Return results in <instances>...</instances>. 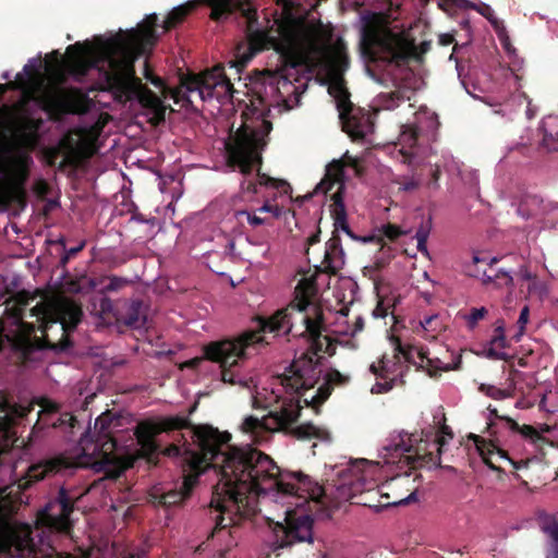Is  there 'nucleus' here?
<instances>
[{"mask_svg":"<svg viewBox=\"0 0 558 558\" xmlns=\"http://www.w3.org/2000/svg\"><path fill=\"white\" fill-rule=\"evenodd\" d=\"M445 445L442 437H436L433 441L417 439L414 435H398L384 447L392 462L398 459L407 465L416 469L425 465L440 464L441 447Z\"/></svg>","mask_w":558,"mask_h":558,"instance_id":"f8f14e48","label":"nucleus"},{"mask_svg":"<svg viewBox=\"0 0 558 558\" xmlns=\"http://www.w3.org/2000/svg\"><path fill=\"white\" fill-rule=\"evenodd\" d=\"M519 275L521 277L522 280L524 281H531L533 280L534 278H536V275H533L526 266H521L520 267V270H519Z\"/></svg>","mask_w":558,"mask_h":558,"instance_id":"e2e57ef3","label":"nucleus"},{"mask_svg":"<svg viewBox=\"0 0 558 558\" xmlns=\"http://www.w3.org/2000/svg\"><path fill=\"white\" fill-rule=\"evenodd\" d=\"M478 12H480L483 16H485L486 19H488V20L492 22V24H493V25H495V26H496V24H497V20H494V19H493V10H492V8H490L489 5H487V4H483V7L478 10Z\"/></svg>","mask_w":558,"mask_h":558,"instance_id":"bf43d9fd","label":"nucleus"},{"mask_svg":"<svg viewBox=\"0 0 558 558\" xmlns=\"http://www.w3.org/2000/svg\"><path fill=\"white\" fill-rule=\"evenodd\" d=\"M101 283H104V286L100 288V292L105 293L119 291L120 289L125 287L129 283V281L121 277L110 276L104 278L101 280Z\"/></svg>","mask_w":558,"mask_h":558,"instance_id":"e433bc0d","label":"nucleus"},{"mask_svg":"<svg viewBox=\"0 0 558 558\" xmlns=\"http://www.w3.org/2000/svg\"><path fill=\"white\" fill-rule=\"evenodd\" d=\"M85 246V241L81 242L77 246L71 247L65 251L64 255L61 257L60 263L62 266H65L70 258L74 257L77 253H80Z\"/></svg>","mask_w":558,"mask_h":558,"instance_id":"09e8293b","label":"nucleus"},{"mask_svg":"<svg viewBox=\"0 0 558 558\" xmlns=\"http://www.w3.org/2000/svg\"><path fill=\"white\" fill-rule=\"evenodd\" d=\"M311 43L313 51L329 50L332 62L338 66H348L349 57L345 51V45L342 39H338L332 46L330 45L331 33L329 31L318 29L314 34Z\"/></svg>","mask_w":558,"mask_h":558,"instance_id":"6ab92c4d","label":"nucleus"},{"mask_svg":"<svg viewBox=\"0 0 558 558\" xmlns=\"http://www.w3.org/2000/svg\"><path fill=\"white\" fill-rule=\"evenodd\" d=\"M74 465L68 458L59 456L44 460L28 468L27 478L29 482H38L46 476L59 473L62 470L70 469Z\"/></svg>","mask_w":558,"mask_h":558,"instance_id":"412c9836","label":"nucleus"},{"mask_svg":"<svg viewBox=\"0 0 558 558\" xmlns=\"http://www.w3.org/2000/svg\"><path fill=\"white\" fill-rule=\"evenodd\" d=\"M379 231L381 235L388 239L389 241H396L397 239L404 234L400 227L392 223L384 225Z\"/></svg>","mask_w":558,"mask_h":558,"instance_id":"79ce46f5","label":"nucleus"},{"mask_svg":"<svg viewBox=\"0 0 558 558\" xmlns=\"http://www.w3.org/2000/svg\"><path fill=\"white\" fill-rule=\"evenodd\" d=\"M364 53L372 60H383L398 65L417 56L413 39L389 28L378 15L365 20L362 28Z\"/></svg>","mask_w":558,"mask_h":558,"instance_id":"9d476101","label":"nucleus"},{"mask_svg":"<svg viewBox=\"0 0 558 558\" xmlns=\"http://www.w3.org/2000/svg\"><path fill=\"white\" fill-rule=\"evenodd\" d=\"M544 289H545L544 284L539 280H537V277L530 281V284H529L530 293H534V292L542 293L544 291Z\"/></svg>","mask_w":558,"mask_h":558,"instance_id":"13d9d810","label":"nucleus"},{"mask_svg":"<svg viewBox=\"0 0 558 558\" xmlns=\"http://www.w3.org/2000/svg\"><path fill=\"white\" fill-rule=\"evenodd\" d=\"M119 426V417L111 411L100 414L95 421L93 436L87 432L80 440L82 453L76 464L90 468L97 473H105L116 478L120 474L119 457L116 454L117 440L112 427Z\"/></svg>","mask_w":558,"mask_h":558,"instance_id":"1a4fd4ad","label":"nucleus"},{"mask_svg":"<svg viewBox=\"0 0 558 558\" xmlns=\"http://www.w3.org/2000/svg\"><path fill=\"white\" fill-rule=\"evenodd\" d=\"M310 284L303 281L295 288L294 300L283 308L278 310L267 319H260V329L265 332L292 335L293 337L306 333L311 340L312 354L305 353L300 359L294 360L288 371L278 377L284 391L290 395H298L299 398H282L275 396V402L263 405L264 409H270L268 414L262 418L250 415L242 423V430L257 437L264 433L287 430L298 421L304 403L305 407H312L318 413L319 407L329 398L335 386H344L350 381L348 375L341 374L338 369H330L325 376V383L319 386L315 393L310 397L306 392L314 388L319 381L322 369L318 360L314 356L318 352H326L330 355L335 353V347L328 336H323L324 329L322 316L312 319L305 314L311 305L308 290Z\"/></svg>","mask_w":558,"mask_h":558,"instance_id":"f03ea898","label":"nucleus"},{"mask_svg":"<svg viewBox=\"0 0 558 558\" xmlns=\"http://www.w3.org/2000/svg\"><path fill=\"white\" fill-rule=\"evenodd\" d=\"M276 3L281 5L287 12H290L294 7L293 0H276Z\"/></svg>","mask_w":558,"mask_h":558,"instance_id":"0e129e2a","label":"nucleus"},{"mask_svg":"<svg viewBox=\"0 0 558 558\" xmlns=\"http://www.w3.org/2000/svg\"><path fill=\"white\" fill-rule=\"evenodd\" d=\"M189 452H193V453H196V454H203L204 451L202 449L201 446L197 445V450L195 449H192L190 447V445H187L186 442H184L183 446H178L175 444H171L169 445L167 448H165L163 450L160 449V453H162L163 456H167V457H182V461H183V470L184 469H187V462H186V458H187V454Z\"/></svg>","mask_w":558,"mask_h":558,"instance_id":"7c9ffc66","label":"nucleus"},{"mask_svg":"<svg viewBox=\"0 0 558 558\" xmlns=\"http://www.w3.org/2000/svg\"><path fill=\"white\" fill-rule=\"evenodd\" d=\"M196 2H186L184 4H181L179 7H175L172 9L169 14L167 15L166 20L163 21V29L166 32L177 27L179 24H181L189 14L193 12V10L196 8Z\"/></svg>","mask_w":558,"mask_h":558,"instance_id":"bb28decb","label":"nucleus"},{"mask_svg":"<svg viewBox=\"0 0 558 558\" xmlns=\"http://www.w3.org/2000/svg\"><path fill=\"white\" fill-rule=\"evenodd\" d=\"M412 92L409 88H397L390 93L381 94L379 96L380 104L384 109L392 110L401 102L411 99Z\"/></svg>","mask_w":558,"mask_h":558,"instance_id":"c85d7f7f","label":"nucleus"},{"mask_svg":"<svg viewBox=\"0 0 558 558\" xmlns=\"http://www.w3.org/2000/svg\"><path fill=\"white\" fill-rule=\"evenodd\" d=\"M329 94L335 97L338 111L345 107L348 108V106L352 104L350 100V94L342 81L331 84L329 86Z\"/></svg>","mask_w":558,"mask_h":558,"instance_id":"2f4dec72","label":"nucleus"},{"mask_svg":"<svg viewBox=\"0 0 558 558\" xmlns=\"http://www.w3.org/2000/svg\"><path fill=\"white\" fill-rule=\"evenodd\" d=\"M197 437L204 453L189 452L181 487L161 494L158 502L167 508L183 504L199 475L209 468L217 470L219 480L209 504L217 512L213 534L235 523L234 517L247 512L256 498L268 490L303 501L324 502L325 490L319 483L301 471H281L269 456L251 446L229 445L228 432L201 427Z\"/></svg>","mask_w":558,"mask_h":558,"instance_id":"f257e3e1","label":"nucleus"},{"mask_svg":"<svg viewBox=\"0 0 558 558\" xmlns=\"http://www.w3.org/2000/svg\"><path fill=\"white\" fill-rule=\"evenodd\" d=\"M488 311L486 307H472L470 313L464 315L466 326L470 330H473L480 320L484 319Z\"/></svg>","mask_w":558,"mask_h":558,"instance_id":"58836bf2","label":"nucleus"},{"mask_svg":"<svg viewBox=\"0 0 558 558\" xmlns=\"http://www.w3.org/2000/svg\"><path fill=\"white\" fill-rule=\"evenodd\" d=\"M388 315V307L384 305L383 301H379L376 307L373 310V316L375 318H385Z\"/></svg>","mask_w":558,"mask_h":558,"instance_id":"864d4df0","label":"nucleus"},{"mask_svg":"<svg viewBox=\"0 0 558 558\" xmlns=\"http://www.w3.org/2000/svg\"><path fill=\"white\" fill-rule=\"evenodd\" d=\"M416 356L420 360L421 366L426 364L427 367L432 366L433 361L427 356V352L423 348L416 349Z\"/></svg>","mask_w":558,"mask_h":558,"instance_id":"5fc2aeb1","label":"nucleus"},{"mask_svg":"<svg viewBox=\"0 0 558 558\" xmlns=\"http://www.w3.org/2000/svg\"><path fill=\"white\" fill-rule=\"evenodd\" d=\"M217 87L222 88L225 93L233 96L234 88L230 76H228L220 66L215 68L214 74L210 77L202 80L194 77L186 83V89L189 92L197 90L202 99H205L207 96L211 97L214 89Z\"/></svg>","mask_w":558,"mask_h":558,"instance_id":"f3484780","label":"nucleus"},{"mask_svg":"<svg viewBox=\"0 0 558 558\" xmlns=\"http://www.w3.org/2000/svg\"><path fill=\"white\" fill-rule=\"evenodd\" d=\"M489 344H492L493 347L499 349L500 351L504 350L507 347V339H506V336H505V327H504V322L502 320L495 328V335L492 338Z\"/></svg>","mask_w":558,"mask_h":558,"instance_id":"a19ab883","label":"nucleus"},{"mask_svg":"<svg viewBox=\"0 0 558 558\" xmlns=\"http://www.w3.org/2000/svg\"><path fill=\"white\" fill-rule=\"evenodd\" d=\"M235 217L238 220H241L242 217H245L247 222L253 226L257 227L265 222V220L256 215L251 214L247 210H238L235 211Z\"/></svg>","mask_w":558,"mask_h":558,"instance_id":"a18cd8bd","label":"nucleus"},{"mask_svg":"<svg viewBox=\"0 0 558 558\" xmlns=\"http://www.w3.org/2000/svg\"><path fill=\"white\" fill-rule=\"evenodd\" d=\"M438 320H439V318L437 315H432V316L424 318V320L421 322V326L425 330L436 331L437 327H438Z\"/></svg>","mask_w":558,"mask_h":558,"instance_id":"603ef678","label":"nucleus"},{"mask_svg":"<svg viewBox=\"0 0 558 558\" xmlns=\"http://www.w3.org/2000/svg\"><path fill=\"white\" fill-rule=\"evenodd\" d=\"M145 76L155 86L159 87L162 85V80L158 76H153L149 73L147 61H145Z\"/></svg>","mask_w":558,"mask_h":558,"instance_id":"680f3d73","label":"nucleus"},{"mask_svg":"<svg viewBox=\"0 0 558 558\" xmlns=\"http://www.w3.org/2000/svg\"><path fill=\"white\" fill-rule=\"evenodd\" d=\"M76 500V497L71 496L70 493L64 488L61 487L58 492L57 496V502L60 506V511L57 514V520L65 525L69 523L70 515L74 510V502Z\"/></svg>","mask_w":558,"mask_h":558,"instance_id":"cd10ccee","label":"nucleus"},{"mask_svg":"<svg viewBox=\"0 0 558 558\" xmlns=\"http://www.w3.org/2000/svg\"><path fill=\"white\" fill-rule=\"evenodd\" d=\"M314 519L310 514L287 511L283 523H276L274 527V549L291 548L300 543H314Z\"/></svg>","mask_w":558,"mask_h":558,"instance_id":"4468645a","label":"nucleus"},{"mask_svg":"<svg viewBox=\"0 0 558 558\" xmlns=\"http://www.w3.org/2000/svg\"><path fill=\"white\" fill-rule=\"evenodd\" d=\"M418 186H420L418 181H416L414 179H409L401 183L400 189L405 192H411V191L416 190Z\"/></svg>","mask_w":558,"mask_h":558,"instance_id":"6e6d98bb","label":"nucleus"},{"mask_svg":"<svg viewBox=\"0 0 558 558\" xmlns=\"http://www.w3.org/2000/svg\"><path fill=\"white\" fill-rule=\"evenodd\" d=\"M205 4L211 9L210 19L221 21L234 11L241 12L247 23V45L243 48L238 47L236 54L229 62L230 70H234L238 78H241V72L255 54L272 46L279 49V39L270 36L267 32L254 28L258 22L257 10L250 0H204Z\"/></svg>","mask_w":558,"mask_h":558,"instance_id":"6e6552de","label":"nucleus"},{"mask_svg":"<svg viewBox=\"0 0 558 558\" xmlns=\"http://www.w3.org/2000/svg\"><path fill=\"white\" fill-rule=\"evenodd\" d=\"M40 405L43 410L39 412V417L33 430H41L49 427L54 428L56 417L60 413L61 405L48 399H44Z\"/></svg>","mask_w":558,"mask_h":558,"instance_id":"a878e982","label":"nucleus"},{"mask_svg":"<svg viewBox=\"0 0 558 558\" xmlns=\"http://www.w3.org/2000/svg\"><path fill=\"white\" fill-rule=\"evenodd\" d=\"M529 317H530V308L527 305H525L522 307V310L520 312V316L517 322L518 327H519V332H518V335L514 336V338L519 339V336H521L524 332L525 326L529 322Z\"/></svg>","mask_w":558,"mask_h":558,"instance_id":"49530a36","label":"nucleus"},{"mask_svg":"<svg viewBox=\"0 0 558 558\" xmlns=\"http://www.w3.org/2000/svg\"><path fill=\"white\" fill-rule=\"evenodd\" d=\"M158 15L151 13L125 33L110 38L95 37L94 43L77 41L66 48L65 65L74 75H86L90 69H99L105 90L110 92L119 102L136 99L144 108L154 111L165 120L167 107L159 96L136 76L135 61L155 46L158 36Z\"/></svg>","mask_w":558,"mask_h":558,"instance_id":"7ed1b4c3","label":"nucleus"},{"mask_svg":"<svg viewBox=\"0 0 558 558\" xmlns=\"http://www.w3.org/2000/svg\"><path fill=\"white\" fill-rule=\"evenodd\" d=\"M78 425L76 416L69 412L60 413L56 417V429H60L65 434H73L74 428Z\"/></svg>","mask_w":558,"mask_h":558,"instance_id":"72a5a7b5","label":"nucleus"},{"mask_svg":"<svg viewBox=\"0 0 558 558\" xmlns=\"http://www.w3.org/2000/svg\"><path fill=\"white\" fill-rule=\"evenodd\" d=\"M364 328V319L361 316H357L353 327L350 331H345V333H350L352 337H354L357 332L362 331Z\"/></svg>","mask_w":558,"mask_h":558,"instance_id":"4d7b16f0","label":"nucleus"},{"mask_svg":"<svg viewBox=\"0 0 558 558\" xmlns=\"http://www.w3.org/2000/svg\"><path fill=\"white\" fill-rule=\"evenodd\" d=\"M416 349H417L416 347H412V345L403 347L401 344V342L398 340L397 345L395 348V350L397 351V353L395 354V359L397 361L396 362L390 361V367L396 369V367L399 363V360H400V354L404 357V360L408 363L416 364L415 356H414V353H416Z\"/></svg>","mask_w":558,"mask_h":558,"instance_id":"f704fd0d","label":"nucleus"},{"mask_svg":"<svg viewBox=\"0 0 558 558\" xmlns=\"http://www.w3.org/2000/svg\"><path fill=\"white\" fill-rule=\"evenodd\" d=\"M34 299L29 292L20 291L4 302L5 314L14 319L17 327L12 347L20 353L23 363L33 361V354L37 351L49 349L65 352L72 348L70 333L76 329L83 316L81 305L71 300L59 303L56 317L50 315L45 304L37 303L29 314L40 322L37 327L35 323L23 320L24 312Z\"/></svg>","mask_w":558,"mask_h":558,"instance_id":"39448f33","label":"nucleus"},{"mask_svg":"<svg viewBox=\"0 0 558 558\" xmlns=\"http://www.w3.org/2000/svg\"><path fill=\"white\" fill-rule=\"evenodd\" d=\"M428 234H429V228L421 226L416 231L415 238L417 241L427 242Z\"/></svg>","mask_w":558,"mask_h":558,"instance_id":"052dcab7","label":"nucleus"},{"mask_svg":"<svg viewBox=\"0 0 558 558\" xmlns=\"http://www.w3.org/2000/svg\"><path fill=\"white\" fill-rule=\"evenodd\" d=\"M498 259L496 257L492 258L487 264L486 268L481 270L478 267L472 271L468 270V275L475 277L481 280L482 284L485 287H492L495 289H500L504 287L512 288L513 287V278L508 270L499 269L496 267Z\"/></svg>","mask_w":558,"mask_h":558,"instance_id":"a211bd4d","label":"nucleus"},{"mask_svg":"<svg viewBox=\"0 0 558 558\" xmlns=\"http://www.w3.org/2000/svg\"><path fill=\"white\" fill-rule=\"evenodd\" d=\"M343 265L344 252L341 245V239L338 234L333 233L326 242L324 258L320 265L316 266V270L318 272L335 276Z\"/></svg>","mask_w":558,"mask_h":558,"instance_id":"aec40b11","label":"nucleus"},{"mask_svg":"<svg viewBox=\"0 0 558 558\" xmlns=\"http://www.w3.org/2000/svg\"><path fill=\"white\" fill-rule=\"evenodd\" d=\"M257 317V330H248L235 338H226L211 341L203 348L204 355L185 362V366L197 368L204 360L218 363L221 368V380L230 385L246 386V379L236 369L247 357L251 349L268 344L260 333L259 320Z\"/></svg>","mask_w":558,"mask_h":558,"instance_id":"0eeeda50","label":"nucleus"},{"mask_svg":"<svg viewBox=\"0 0 558 558\" xmlns=\"http://www.w3.org/2000/svg\"><path fill=\"white\" fill-rule=\"evenodd\" d=\"M485 356L489 360H509V355L506 352L500 351L492 344H489L488 349L485 351Z\"/></svg>","mask_w":558,"mask_h":558,"instance_id":"de8ad7c7","label":"nucleus"},{"mask_svg":"<svg viewBox=\"0 0 558 558\" xmlns=\"http://www.w3.org/2000/svg\"><path fill=\"white\" fill-rule=\"evenodd\" d=\"M257 177L259 185L282 190L284 193H288L291 190L290 184L286 180L271 178L265 173H262L260 170L257 171Z\"/></svg>","mask_w":558,"mask_h":558,"instance_id":"c9c22d12","label":"nucleus"},{"mask_svg":"<svg viewBox=\"0 0 558 558\" xmlns=\"http://www.w3.org/2000/svg\"><path fill=\"white\" fill-rule=\"evenodd\" d=\"M454 38L450 34H442L439 36V44L441 46H449L453 43Z\"/></svg>","mask_w":558,"mask_h":558,"instance_id":"69168bd1","label":"nucleus"},{"mask_svg":"<svg viewBox=\"0 0 558 558\" xmlns=\"http://www.w3.org/2000/svg\"><path fill=\"white\" fill-rule=\"evenodd\" d=\"M201 427H210L209 425L195 426L192 424L189 416L174 415L163 416L157 420H144L140 422L135 428V437L138 448V456L146 459L149 463H157L160 452V446L155 437L160 433H168L172 430L192 429L195 442L201 446L197 437V432Z\"/></svg>","mask_w":558,"mask_h":558,"instance_id":"ddd939ff","label":"nucleus"},{"mask_svg":"<svg viewBox=\"0 0 558 558\" xmlns=\"http://www.w3.org/2000/svg\"><path fill=\"white\" fill-rule=\"evenodd\" d=\"M441 177V170L438 165H432L429 167V178L427 180V187L430 190H437L439 187V179Z\"/></svg>","mask_w":558,"mask_h":558,"instance_id":"37998d69","label":"nucleus"},{"mask_svg":"<svg viewBox=\"0 0 558 558\" xmlns=\"http://www.w3.org/2000/svg\"><path fill=\"white\" fill-rule=\"evenodd\" d=\"M256 183L253 181H247L242 183V187L246 190L248 193L255 194L257 193Z\"/></svg>","mask_w":558,"mask_h":558,"instance_id":"774afa93","label":"nucleus"},{"mask_svg":"<svg viewBox=\"0 0 558 558\" xmlns=\"http://www.w3.org/2000/svg\"><path fill=\"white\" fill-rule=\"evenodd\" d=\"M56 146L60 148L63 156H71L72 158L78 159L80 153L77 149V142L73 137L72 133L69 132L64 134Z\"/></svg>","mask_w":558,"mask_h":558,"instance_id":"473e14b6","label":"nucleus"},{"mask_svg":"<svg viewBox=\"0 0 558 558\" xmlns=\"http://www.w3.org/2000/svg\"><path fill=\"white\" fill-rule=\"evenodd\" d=\"M291 434L299 439H311L319 437V429L313 424H302L291 430Z\"/></svg>","mask_w":558,"mask_h":558,"instance_id":"4c0bfd02","label":"nucleus"},{"mask_svg":"<svg viewBox=\"0 0 558 558\" xmlns=\"http://www.w3.org/2000/svg\"><path fill=\"white\" fill-rule=\"evenodd\" d=\"M78 163V159L72 158L71 156H64L54 167H57L58 171H65L68 167H76Z\"/></svg>","mask_w":558,"mask_h":558,"instance_id":"8fccbe9b","label":"nucleus"},{"mask_svg":"<svg viewBox=\"0 0 558 558\" xmlns=\"http://www.w3.org/2000/svg\"><path fill=\"white\" fill-rule=\"evenodd\" d=\"M100 308L102 312H111L112 301L109 298H104L100 301Z\"/></svg>","mask_w":558,"mask_h":558,"instance_id":"338daca9","label":"nucleus"},{"mask_svg":"<svg viewBox=\"0 0 558 558\" xmlns=\"http://www.w3.org/2000/svg\"><path fill=\"white\" fill-rule=\"evenodd\" d=\"M478 390L495 400H502L510 397V393L507 390L493 385L482 384L478 387Z\"/></svg>","mask_w":558,"mask_h":558,"instance_id":"ea45409f","label":"nucleus"},{"mask_svg":"<svg viewBox=\"0 0 558 558\" xmlns=\"http://www.w3.org/2000/svg\"><path fill=\"white\" fill-rule=\"evenodd\" d=\"M342 130L353 140L362 141L374 131L373 114L353 104L339 111Z\"/></svg>","mask_w":558,"mask_h":558,"instance_id":"2eb2a0df","label":"nucleus"},{"mask_svg":"<svg viewBox=\"0 0 558 558\" xmlns=\"http://www.w3.org/2000/svg\"><path fill=\"white\" fill-rule=\"evenodd\" d=\"M371 371L378 377L385 379L384 383H377L374 388L373 392L377 393H384L391 390L395 386V380L397 377L396 369L390 367V361L386 360L385 357L379 361V366H376L375 364L371 365Z\"/></svg>","mask_w":558,"mask_h":558,"instance_id":"5701e85b","label":"nucleus"},{"mask_svg":"<svg viewBox=\"0 0 558 558\" xmlns=\"http://www.w3.org/2000/svg\"><path fill=\"white\" fill-rule=\"evenodd\" d=\"M34 101L48 114L50 121L59 122L62 118L75 110L71 96L59 87H44L39 90H24L19 102L12 107L11 136L14 144L24 150H34L40 140L39 132L44 126L43 118L31 114L27 105Z\"/></svg>","mask_w":558,"mask_h":558,"instance_id":"423d86ee","label":"nucleus"},{"mask_svg":"<svg viewBox=\"0 0 558 558\" xmlns=\"http://www.w3.org/2000/svg\"><path fill=\"white\" fill-rule=\"evenodd\" d=\"M344 159H335L326 167V173L315 187V193L330 195V215L333 219L336 230H342L351 238H354L348 223L347 208L344 205V167L350 166L356 171L359 169L357 160L345 154Z\"/></svg>","mask_w":558,"mask_h":558,"instance_id":"9b49d317","label":"nucleus"},{"mask_svg":"<svg viewBox=\"0 0 558 558\" xmlns=\"http://www.w3.org/2000/svg\"><path fill=\"white\" fill-rule=\"evenodd\" d=\"M422 137L421 128L416 124H403L398 137L399 145L401 146L400 153L404 157V162L410 163L415 156L414 148L420 144Z\"/></svg>","mask_w":558,"mask_h":558,"instance_id":"4be33fe9","label":"nucleus"},{"mask_svg":"<svg viewBox=\"0 0 558 558\" xmlns=\"http://www.w3.org/2000/svg\"><path fill=\"white\" fill-rule=\"evenodd\" d=\"M60 148H58L56 145L48 147L44 151V157L46 159V162L50 167H54L57 165V160L61 156Z\"/></svg>","mask_w":558,"mask_h":558,"instance_id":"c03bdc74","label":"nucleus"},{"mask_svg":"<svg viewBox=\"0 0 558 558\" xmlns=\"http://www.w3.org/2000/svg\"><path fill=\"white\" fill-rule=\"evenodd\" d=\"M469 438L474 441L476 450L478 451L484 463L493 471H496L498 473L504 472V470L496 463L500 462L501 460L508 461L515 470L527 466L526 461L512 460L509 457L508 452L501 449L497 444H495L494 440H487L482 436L475 434H471Z\"/></svg>","mask_w":558,"mask_h":558,"instance_id":"dca6fc26","label":"nucleus"},{"mask_svg":"<svg viewBox=\"0 0 558 558\" xmlns=\"http://www.w3.org/2000/svg\"><path fill=\"white\" fill-rule=\"evenodd\" d=\"M306 83L296 86L288 75L269 70L256 72L251 80V104L247 112H243L245 121L235 132L232 143L227 144L228 159L232 167L248 175L255 165L262 163V151L268 143L272 123L266 119L270 107L282 104L284 110H291L301 104V96Z\"/></svg>","mask_w":558,"mask_h":558,"instance_id":"20e7f679","label":"nucleus"},{"mask_svg":"<svg viewBox=\"0 0 558 558\" xmlns=\"http://www.w3.org/2000/svg\"><path fill=\"white\" fill-rule=\"evenodd\" d=\"M549 538L546 558H558V515L549 518L543 526Z\"/></svg>","mask_w":558,"mask_h":558,"instance_id":"c756f323","label":"nucleus"},{"mask_svg":"<svg viewBox=\"0 0 558 558\" xmlns=\"http://www.w3.org/2000/svg\"><path fill=\"white\" fill-rule=\"evenodd\" d=\"M505 423L511 432L520 434L525 440H529L539 449L549 444L548 439L532 425H520L511 417H505Z\"/></svg>","mask_w":558,"mask_h":558,"instance_id":"b1692460","label":"nucleus"},{"mask_svg":"<svg viewBox=\"0 0 558 558\" xmlns=\"http://www.w3.org/2000/svg\"><path fill=\"white\" fill-rule=\"evenodd\" d=\"M144 303L141 300L131 301L125 313L117 316V320L131 328H141L146 323V316L143 314Z\"/></svg>","mask_w":558,"mask_h":558,"instance_id":"393cba45","label":"nucleus"},{"mask_svg":"<svg viewBox=\"0 0 558 558\" xmlns=\"http://www.w3.org/2000/svg\"><path fill=\"white\" fill-rule=\"evenodd\" d=\"M279 35L286 40L287 44H292L294 41V33L291 26L289 25H279L278 27Z\"/></svg>","mask_w":558,"mask_h":558,"instance_id":"3c124183","label":"nucleus"}]
</instances>
